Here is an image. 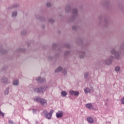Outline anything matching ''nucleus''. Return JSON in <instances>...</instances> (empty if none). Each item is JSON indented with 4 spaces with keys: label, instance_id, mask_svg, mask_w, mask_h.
Wrapping results in <instances>:
<instances>
[{
    "label": "nucleus",
    "instance_id": "nucleus-1",
    "mask_svg": "<svg viewBox=\"0 0 124 124\" xmlns=\"http://www.w3.org/2000/svg\"><path fill=\"white\" fill-rule=\"evenodd\" d=\"M110 53L112 55H114L115 58L117 60H119L121 58L120 55L121 52L120 51H116L115 48H112L110 50Z\"/></svg>",
    "mask_w": 124,
    "mask_h": 124
},
{
    "label": "nucleus",
    "instance_id": "nucleus-2",
    "mask_svg": "<svg viewBox=\"0 0 124 124\" xmlns=\"http://www.w3.org/2000/svg\"><path fill=\"white\" fill-rule=\"evenodd\" d=\"M113 59L114 56L111 55L108 57V58L104 60L103 62L106 65H110L112 64Z\"/></svg>",
    "mask_w": 124,
    "mask_h": 124
},
{
    "label": "nucleus",
    "instance_id": "nucleus-3",
    "mask_svg": "<svg viewBox=\"0 0 124 124\" xmlns=\"http://www.w3.org/2000/svg\"><path fill=\"white\" fill-rule=\"evenodd\" d=\"M78 16V11L77 8L73 9V15L70 18V21L73 22Z\"/></svg>",
    "mask_w": 124,
    "mask_h": 124
},
{
    "label": "nucleus",
    "instance_id": "nucleus-4",
    "mask_svg": "<svg viewBox=\"0 0 124 124\" xmlns=\"http://www.w3.org/2000/svg\"><path fill=\"white\" fill-rule=\"evenodd\" d=\"M53 112H54L53 109H51L49 113H48L47 110H43V113L45 117L46 118V119L48 120H50L51 119L52 114L53 113Z\"/></svg>",
    "mask_w": 124,
    "mask_h": 124
},
{
    "label": "nucleus",
    "instance_id": "nucleus-5",
    "mask_svg": "<svg viewBox=\"0 0 124 124\" xmlns=\"http://www.w3.org/2000/svg\"><path fill=\"white\" fill-rule=\"evenodd\" d=\"M48 86H47V85H45V86H43L42 87H39V88H35L34 89V91L37 93H42L43 92H45Z\"/></svg>",
    "mask_w": 124,
    "mask_h": 124
},
{
    "label": "nucleus",
    "instance_id": "nucleus-6",
    "mask_svg": "<svg viewBox=\"0 0 124 124\" xmlns=\"http://www.w3.org/2000/svg\"><path fill=\"white\" fill-rule=\"evenodd\" d=\"M0 80L2 83H4L6 85L10 84V81H8V78L6 77H1V78H0Z\"/></svg>",
    "mask_w": 124,
    "mask_h": 124
},
{
    "label": "nucleus",
    "instance_id": "nucleus-7",
    "mask_svg": "<svg viewBox=\"0 0 124 124\" xmlns=\"http://www.w3.org/2000/svg\"><path fill=\"white\" fill-rule=\"evenodd\" d=\"M69 93L71 95L78 96L79 94L78 91H74V90H69Z\"/></svg>",
    "mask_w": 124,
    "mask_h": 124
},
{
    "label": "nucleus",
    "instance_id": "nucleus-8",
    "mask_svg": "<svg viewBox=\"0 0 124 124\" xmlns=\"http://www.w3.org/2000/svg\"><path fill=\"white\" fill-rule=\"evenodd\" d=\"M36 80L38 83H43L46 81V79L45 78H41L40 77H37L36 78Z\"/></svg>",
    "mask_w": 124,
    "mask_h": 124
},
{
    "label": "nucleus",
    "instance_id": "nucleus-9",
    "mask_svg": "<svg viewBox=\"0 0 124 124\" xmlns=\"http://www.w3.org/2000/svg\"><path fill=\"white\" fill-rule=\"evenodd\" d=\"M78 54L79 55V58L83 59L85 57V56L86 54V53L85 51H80L78 52Z\"/></svg>",
    "mask_w": 124,
    "mask_h": 124
},
{
    "label": "nucleus",
    "instance_id": "nucleus-10",
    "mask_svg": "<svg viewBox=\"0 0 124 124\" xmlns=\"http://www.w3.org/2000/svg\"><path fill=\"white\" fill-rule=\"evenodd\" d=\"M63 111H59L56 113V117L57 118H62L63 116Z\"/></svg>",
    "mask_w": 124,
    "mask_h": 124
},
{
    "label": "nucleus",
    "instance_id": "nucleus-11",
    "mask_svg": "<svg viewBox=\"0 0 124 124\" xmlns=\"http://www.w3.org/2000/svg\"><path fill=\"white\" fill-rule=\"evenodd\" d=\"M86 107L87 108H88L89 110H93L94 109V108L92 104L90 103H89V104H86V105H85Z\"/></svg>",
    "mask_w": 124,
    "mask_h": 124
},
{
    "label": "nucleus",
    "instance_id": "nucleus-12",
    "mask_svg": "<svg viewBox=\"0 0 124 124\" xmlns=\"http://www.w3.org/2000/svg\"><path fill=\"white\" fill-rule=\"evenodd\" d=\"M17 16V11H14L12 12L11 16L12 18H16Z\"/></svg>",
    "mask_w": 124,
    "mask_h": 124
},
{
    "label": "nucleus",
    "instance_id": "nucleus-13",
    "mask_svg": "<svg viewBox=\"0 0 124 124\" xmlns=\"http://www.w3.org/2000/svg\"><path fill=\"white\" fill-rule=\"evenodd\" d=\"M40 103L43 106L46 105H47V101L45 99H41Z\"/></svg>",
    "mask_w": 124,
    "mask_h": 124
},
{
    "label": "nucleus",
    "instance_id": "nucleus-14",
    "mask_svg": "<svg viewBox=\"0 0 124 124\" xmlns=\"http://www.w3.org/2000/svg\"><path fill=\"white\" fill-rule=\"evenodd\" d=\"M13 85L14 86H18L19 85V80L18 79L14 80L13 82Z\"/></svg>",
    "mask_w": 124,
    "mask_h": 124
},
{
    "label": "nucleus",
    "instance_id": "nucleus-15",
    "mask_svg": "<svg viewBox=\"0 0 124 124\" xmlns=\"http://www.w3.org/2000/svg\"><path fill=\"white\" fill-rule=\"evenodd\" d=\"M33 100L35 102L40 103L41 98H40V97H35L34 98H33Z\"/></svg>",
    "mask_w": 124,
    "mask_h": 124
},
{
    "label": "nucleus",
    "instance_id": "nucleus-16",
    "mask_svg": "<svg viewBox=\"0 0 124 124\" xmlns=\"http://www.w3.org/2000/svg\"><path fill=\"white\" fill-rule=\"evenodd\" d=\"M65 11H66V12L67 13H69L71 11V7L70 5L68 4L66 5L65 7Z\"/></svg>",
    "mask_w": 124,
    "mask_h": 124
},
{
    "label": "nucleus",
    "instance_id": "nucleus-17",
    "mask_svg": "<svg viewBox=\"0 0 124 124\" xmlns=\"http://www.w3.org/2000/svg\"><path fill=\"white\" fill-rule=\"evenodd\" d=\"M62 66H60L56 68V69L55 70V72L56 73L60 72L62 71Z\"/></svg>",
    "mask_w": 124,
    "mask_h": 124
},
{
    "label": "nucleus",
    "instance_id": "nucleus-18",
    "mask_svg": "<svg viewBox=\"0 0 124 124\" xmlns=\"http://www.w3.org/2000/svg\"><path fill=\"white\" fill-rule=\"evenodd\" d=\"M84 92L86 94H87L91 92V90L89 87H86L84 89Z\"/></svg>",
    "mask_w": 124,
    "mask_h": 124
},
{
    "label": "nucleus",
    "instance_id": "nucleus-19",
    "mask_svg": "<svg viewBox=\"0 0 124 124\" xmlns=\"http://www.w3.org/2000/svg\"><path fill=\"white\" fill-rule=\"evenodd\" d=\"M9 90H10L9 87H7L6 88V90H5L4 93L5 95H7L9 94Z\"/></svg>",
    "mask_w": 124,
    "mask_h": 124
},
{
    "label": "nucleus",
    "instance_id": "nucleus-20",
    "mask_svg": "<svg viewBox=\"0 0 124 124\" xmlns=\"http://www.w3.org/2000/svg\"><path fill=\"white\" fill-rule=\"evenodd\" d=\"M87 121L89 123L91 124H93V120L92 118V117H88Z\"/></svg>",
    "mask_w": 124,
    "mask_h": 124
},
{
    "label": "nucleus",
    "instance_id": "nucleus-21",
    "mask_svg": "<svg viewBox=\"0 0 124 124\" xmlns=\"http://www.w3.org/2000/svg\"><path fill=\"white\" fill-rule=\"evenodd\" d=\"M120 50H124V42H122L120 46Z\"/></svg>",
    "mask_w": 124,
    "mask_h": 124
},
{
    "label": "nucleus",
    "instance_id": "nucleus-22",
    "mask_svg": "<svg viewBox=\"0 0 124 124\" xmlns=\"http://www.w3.org/2000/svg\"><path fill=\"white\" fill-rule=\"evenodd\" d=\"M61 94L63 97H65L67 95V93L66 91H62Z\"/></svg>",
    "mask_w": 124,
    "mask_h": 124
},
{
    "label": "nucleus",
    "instance_id": "nucleus-23",
    "mask_svg": "<svg viewBox=\"0 0 124 124\" xmlns=\"http://www.w3.org/2000/svg\"><path fill=\"white\" fill-rule=\"evenodd\" d=\"M19 7V5L18 3H16L14 4L13 6H12V8H18Z\"/></svg>",
    "mask_w": 124,
    "mask_h": 124
},
{
    "label": "nucleus",
    "instance_id": "nucleus-24",
    "mask_svg": "<svg viewBox=\"0 0 124 124\" xmlns=\"http://www.w3.org/2000/svg\"><path fill=\"white\" fill-rule=\"evenodd\" d=\"M17 51L18 52H25V49L22 48H19L17 49Z\"/></svg>",
    "mask_w": 124,
    "mask_h": 124
},
{
    "label": "nucleus",
    "instance_id": "nucleus-25",
    "mask_svg": "<svg viewBox=\"0 0 124 124\" xmlns=\"http://www.w3.org/2000/svg\"><path fill=\"white\" fill-rule=\"evenodd\" d=\"M0 53L2 54H5L7 53V51L4 49H1L0 50Z\"/></svg>",
    "mask_w": 124,
    "mask_h": 124
},
{
    "label": "nucleus",
    "instance_id": "nucleus-26",
    "mask_svg": "<svg viewBox=\"0 0 124 124\" xmlns=\"http://www.w3.org/2000/svg\"><path fill=\"white\" fill-rule=\"evenodd\" d=\"M84 78H87L89 77V72H85V73H84Z\"/></svg>",
    "mask_w": 124,
    "mask_h": 124
},
{
    "label": "nucleus",
    "instance_id": "nucleus-27",
    "mask_svg": "<svg viewBox=\"0 0 124 124\" xmlns=\"http://www.w3.org/2000/svg\"><path fill=\"white\" fill-rule=\"evenodd\" d=\"M21 34L22 35H25L27 34V31L26 30H23L21 31Z\"/></svg>",
    "mask_w": 124,
    "mask_h": 124
},
{
    "label": "nucleus",
    "instance_id": "nucleus-28",
    "mask_svg": "<svg viewBox=\"0 0 124 124\" xmlns=\"http://www.w3.org/2000/svg\"><path fill=\"white\" fill-rule=\"evenodd\" d=\"M115 70L116 71V72H119L120 70V67L119 66H116L115 68Z\"/></svg>",
    "mask_w": 124,
    "mask_h": 124
},
{
    "label": "nucleus",
    "instance_id": "nucleus-29",
    "mask_svg": "<svg viewBox=\"0 0 124 124\" xmlns=\"http://www.w3.org/2000/svg\"><path fill=\"white\" fill-rule=\"evenodd\" d=\"M48 22H49V23L52 24V23H54V20L53 18H50V19L48 20Z\"/></svg>",
    "mask_w": 124,
    "mask_h": 124
},
{
    "label": "nucleus",
    "instance_id": "nucleus-30",
    "mask_svg": "<svg viewBox=\"0 0 124 124\" xmlns=\"http://www.w3.org/2000/svg\"><path fill=\"white\" fill-rule=\"evenodd\" d=\"M1 116L2 118L4 117V113L3 112H2V111L0 109V116Z\"/></svg>",
    "mask_w": 124,
    "mask_h": 124
},
{
    "label": "nucleus",
    "instance_id": "nucleus-31",
    "mask_svg": "<svg viewBox=\"0 0 124 124\" xmlns=\"http://www.w3.org/2000/svg\"><path fill=\"white\" fill-rule=\"evenodd\" d=\"M72 29L73 31H76L77 30V27L76 26L74 25L73 26Z\"/></svg>",
    "mask_w": 124,
    "mask_h": 124
},
{
    "label": "nucleus",
    "instance_id": "nucleus-32",
    "mask_svg": "<svg viewBox=\"0 0 124 124\" xmlns=\"http://www.w3.org/2000/svg\"><path fill=\"white\" fill-rule=\"evenodd\" d=\"M70 54V52L69 51H65V52L64 53V55L65 56H67Z\"/></svg>",
    "mask_w": 124,
    "mask_h": 124
},
{
    "label": "nucleus",
    "instance_id": "nucleus-33",
    "mask_svg": "<svg viewBox=\"0 0 124 124\" xmlns=\"http://www.w3.org/2000/svg\"><path fill=\"white\" fill-rule=\"evenodd\" d=\"M53 59V57L51 56H49L47 58L48 61H51Z\"/></svg>",
    "mask_w": 124,
    "mask_h": 124
},
{
    "label": "nucleus",
    "instance_id": "nucleus-34",
    "mask_svg": "<svg viewBox=\"0 0 124 124\" xmlns=\"http://www.w3.org/2000/svg\"><path fill=\"white\" fill-rule=\"evenodd\" d=\"M51 6V3L50 2H48L46 3V6L47 7H49Z\"/></svg>",
    "mask_w": 124,
    "mask_h": 124
},
{
    "label": "nucleus",
    "instance_id": "nucleus-35",
    "mask_svg": "<svg viewBox=\"0 0 124 124\" xmlns=\"http://www.w3.org/2000/svg\"><path fill=\"white\" fill-rule=\"evenodd\" d=\"M62 73L64 75H66L67 74V71L66 69L63 70Z\"/></svg>",
    "mask_w": 124,
    "mask_h": 124
},
{
    "label": "nucleus",
    "instance_id": "nucleus-36",
    "mask_svg": "<svg viewBox=\"0 0 124 124\" xmlns=\"http://www.w3.org/2000/svg\"><path fill=\"white\" fill-rule=\"evenodd\" d=\"M65 46L67 48H70V45L68 44H66L65 45Z\"/></svg>",
    "mask_w": 124,
    "mask_h": 124
},
{
    "label": "nucleus",
    "instance_id": "nucleus-37",
    "mask_svg": "<svg viewBox=\"0 0 124 124\" xmlns=\"http://www.w3.org/2000/svg\"><path fill=\"white\" fill-rule=\"evenodd\" d=\"M121 104L124 105V97L121 99Z\"/></svg>",
    "mask_w": 124,
    "mask_h": 124
},
{
    "label": "nucleus",
    "instance_id": "nucleus-38",
    "mask_svg": "<svg viewBox=\"0 0 124 124\" xmlns=\"http://www.w3.org/2000/svg\"><path fill=\"white\" fill-rule=\"evenodd\" d=\"M57 46V44H53V49H55V47H56Z\"/></svg>",
    "mask_w": 124,
    "mask_h": 124
},
{
    "label": "nucleus",
    "instance_id": "nucleus-39",
    "mask_svg": "<svg viewBox=\"0 0 124 124\" xmlns=\"http://www.w3.org/2000/svg\"><path fill=\"white\" fill-rule=\"evenodd\" d=\"M38 19H41V17L39 16V15H36L35 16Z\"/></svg>",
    "mask_w": 124,
    "mask_h": 124
},
{
    "label": "nucleus",
    "instance_id": "nucleus-40",
    "mask_svg": "<svg viewBox=\"0 0 124 124\" xmlns=\"http://www.w3.org/2000/svg\"><path fill=\"white\" fill-rule=\"evenodd\" d=\"M8 122L10 124H13V122L12 121V120H9Z\"/></svg>",
    "mask_w": 124,
    "mask_h": 124
},
{
    "label": "nucleus",
    "instance_id": "nucleus-41",
    "mask_svg": "<svg viewBox=\"0 0 124 124\" xmlns=\"http://www.w3.org/2000/svg\"><path fill=\"white\" fill-rule=\"evenodd\" d=\"M33 113L34 114L35 112L36 111V110L35 108L32 109Z\"/></svg>",
    "mask_w": 124,
    "mask_h": 124
},
{
    "label": "nucleus",
    "instance_id": "nucleus-42",
    "mask_svg": "<svg viewBox=\"0 0 124 124\" xmlns=\"http://www.w3.org/2000/svg\"><path fill=\"white\" fill-rule=\"evenodd\" d=\"M104 22L106 24H108V19H105Z\"/></svg>",
    "mask_w": 124,
    "mask_h": 124
},
{
    "label": "nucleus",
    "instance_id": "nucleus-43",
    "mask_svg": "<svg viewBox=\"0 0 124 124\" xmlns=\"http://www.w3.org/2000/svg\"><path fill=\"white\" fill-rule=\"evenodd\" d=\"M59 53H57V54L55 55V57H57L59 56Z\"/></svg>",
    "mask_w": 124,
    "mask_h": 124
}]
</instances>
